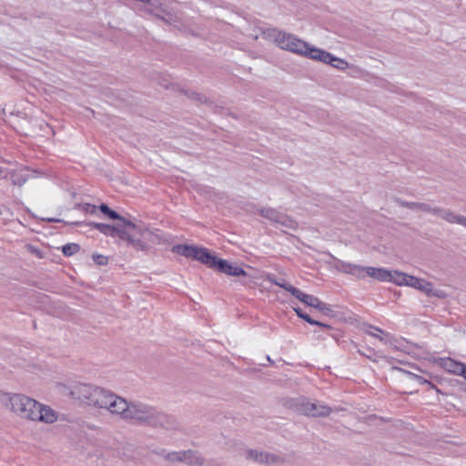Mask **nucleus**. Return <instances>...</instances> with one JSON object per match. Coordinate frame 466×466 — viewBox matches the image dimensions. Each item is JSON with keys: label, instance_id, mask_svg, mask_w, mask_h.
<instances>
[{"label": "nucleus", "instance_id": "1", "mask_svg": "<svg viewBox=\"0 0 466 466\" xmlns=\"http://www.w3.org/2000/svg\"><path fill=\"white\" fill-rule=\"evenodd\" d=\"M63 394L96 409H105L123 420L167 431L176 430L177 421L157 407L140 400H127L116 393L92 384L76 383L63 387Z\"/></svg>", "mask_w": 466, "mask_h": 466}, {"label": "nucleus", "instance_id": "2", "mask_svg": "<svg viewBox=\"0 0 466 466\" xmlns=\"http://www.w3.org/2000/svg\"><path fill=\"white\" fill-rule=\"evenodd\" d=\"M172 252L187 258L199 261L208 268L217 270L219 273L234 277H246L248 273L240 267L220 258L208 248L194 245L177 244L172 247Z\"/></svg>", "mask_w": 466, "mask_h": 466}, {"label": "nucleus", "instance_id": "3", "mask_svg": "<svg viewBox=\"0 0 466 466\" xmlns=\"http://www.w3.org/2000/svg\"><path fill=\"white\" fill-rule=\"evenodd\" d=\"M148 229L142 225L136 224L134 221H125L124 223H115L113 225L105 224L101 233L107 237H117L120 240L127 243L136 250L147 251L149 247L142 240Z\"/></svg>", "mask_w": 466, "mask_h": 466}, {"label": "nucleus", "instance_id": "4", "mask_svg": "<svg viewBox=\"0 0 466 466\" xmlns=\"http://www.w3.org/2000/svg\"><path fill=\"white\" fill-rule=\"evenodd\" d=\"M283 406L292 411L309 417H327L331 412V409L329 406L318 401H310V400L303 396L285 399Z\"/></svg>", "mask_w": 466, "mask_h": 466}, {"label": "nucleus", "instance_id": "5", "mask_svg": "<svg viewBox=\"0 0 466 466\" xmlns=\"http://www.w3.org/2000/svg\"><path fill=\"white\" fill-rule=\"evenodd\" d=\"M333 268L340 272L351 274L359 279L369 276L380 281H387L390 277V270L382 268L363 267L350 264L335 258Z\"/></svg>", "mask_w": 466, "mask_h": 466}, {"label": "nucleus", "instance_id": "6", "mask_svg": "<svg viewBox=\"0 0 466 466\" xmlns=\"http://www.w3.org/2000/svg\"><path fill=\"white\" fill-rule=\"evenodd\" d=\"M28 403L29 398L24 394L0 390V405L16 417L29 418Z\"/></svg>", "mask_w": 466, "mask_h": 466}, {"label": "nucleus", "instance_id": "7", "mask_svg": "<svg viewBox=\"0 0 466 466\" xmlns=\"http://www.w3.org/2000/svg\"><path fill=\"white\" fill-rule=\"evenodd\" d=\"M56 420L57 414L53 409L31 398V420L53 423Z\"/></svg>", "mask_w": 466, "mask_h": 466}, {"label": "nucleus", "instance_id": "8", "mask_svg": "<svg viewBox=\"0 0 466 466\" xmlns=\"http://www.w3.org/2000/svg\"><path fill=\"white\" fill-rule=\"evenodd\" d=\"M259 214L273 222L279 223L289 228H295L297 227L296 221L289 218L288 216L279 213L274 208H263L259 210Z\"/></svg>", "mask_w": 466, "mask_h": 466}, {"label": "nucleus", "instance_id": "9", "mask_svg": "<svg viewBox=\"0 0 466 466\" xmlns=\"http://www.w3.org/2000/svg\"><path fill=\"white\" fill-rule=\"evenodd\" d=\"M147 4L148 6L145 9L146 12L154 15L156 17L164 21L165 23L168 25H175L179 21V18L177 15H174L161 8L157 1L150 0V2Z\"/></svg>", "mask_w": 466, "mask_h": 466}, {"label": "nucleus", "instance_id": "10", "mask_svg": "<svg viewBox=\"0 0 466 466\" xmlns=\"http://www.w3.org/2000/svg\"><path fill=\"white\" fill-rule=\"evenodd\" d=\"M317 53L316 56H314V60L322 62L327 65H330L335 68L344 70L349 66V63L341 58H339L333 56L331 53L325 51L323 49L319 48V51H314Z\"/></svg>", "mask_w": 466, "mask_h": 466}, {"label": "nucleus", "instance_id": "11", "mask_svg": "<svg viewBox=\"0 0 466 466\" xmlns=\"http://www.w3.org/2000/svg\"><path fill=\"white\" fill-rule=\"evenodd\" d=\"M246 458L259 464H274L279 461V457L273 453L264 452L254 449L247 451Z\"/></svg>", "mask_w": 466, "mask_h": 466}, {"label": "nucleus", "instance_id": "12", "mask_svg": "<svg viewBox=\"0 0 466 466\" xmlns=\"http://www.w3.org/2000/svg\"><path fill=\"white\" fill-rule=\"evenodd\" d=\"M290 46L291 47H289V51L301 55L312 60H314V56L317 55V53H314V51H319L318 47L310 46L307 42L299 39L296 36H294V41L291 43Z\"/></svg>", "mask_w": 466, "mask_h": 466}, {"label": "nucleus", "instance_id": "13", "mask_svg": "<svg viewBox=\"0 0 466 466\" xmlns=\"http://www.w3.org/2000/svg\"><path fill=\"white\" fill-rule=\"evenodd\" d=\"M268 36L274 40L279 48L289 51L295 35L273 28L268 31Z\"/></svg>", "mask_w": 466, "mask_h": 466}, {"label": "nucleus", "instance_id": "14", "mask_svg": "<svg viewBox=\"0 0 466 466\" xmlns=\"http://www.w3.org/2000/svg\"><path fill=\"white\" fill-rule=\"evenodd\" d=\"M433 215H436L443 218L449 223H457L466 227V217L457 215L449 208H441L439 207H435V209L433 210Z\"/></svg>", "mask_w": 466, "mask_h": 466}, {"label": "nucleus", "instance_id": "15", "mask_svg": "<svg viewBox=\"0 0 466 466\" xmlns=\"http://www.w3.org/2000/svg\"><path fill=\"white\" fill-rule=\"evenodd\" d=\"M182 460L181 462L187 464L188 466H203L204 465V458L198 451L195 450H187L182 451Z\"/></svg>", "mask_w": 466, "mask_h": 466}, {"label": "nucleus", "instance_id": "16", "mask_svg": "<svg viewBox=\"0 0 466 466\" xmlns=\"http://www.w3.org/2000/svg\"><path fill=\"white\" fill-rule=\"evenodd\" d=\"M438 363L448 372L460 376L461 375V371L465 365L462 362L454 360L451 358H440L438 360Z\"/></svg>", "mask_w": 466, "mask_h": 466}, {"label": "nucleus", "instance_id": "17", "mask_svg": "<svg viewBox=\"0 0 466 466\" xmlns=\"http://www.w3.org/2000/svg\"><path fill=\"white\" fill-rule=\"evenodd\" d=\"M394 201L400 207L407 208L413 210H421L423 212L433 214L435 207H431L427 203L422 202H409L400 199V198H394Z\"/></svg>", "mask_w": 466, "mask_h": 466}, {"label": "nucleus", "instance_id": "18", "mask_svg": "<svg viewBox=\"0 0 466 466\" xmlns=\"http://www.w3.org/2000/svg\"><path fill=\"white\" fill-rule=\"evenodd\" d=\"M98 209L105 215L108 218L110 219H113V220H116L118 223H124L125 224V221H132L131 219L120 215L119 213H117L116 211L111 209L108 205L105 204V203H102L99 207H98Z\"/></svg>", "mask_w": 466, "mask_h": 466}, {"label": "nucleus", "instance_id": "19", "mask_svg": "<svg viewBox=\"0 0 466 466\" xmlns=\"http://www.w3.org/2000/svg\"><path fill=\"white\" fill-rule=\"evenodd\" d=\"M410 277V275H408L398 270H390V277L387 281L393 282L398 286H408Z\"/></svg>", "mask_w": 466, "mask_h": 466}, {"label": "nucleus", "instance_id": "20", "mask_svg": "<svg viewBox=\"0 0 466 466\" xmlns=\"http://www.w3.org/2000/svg\"><path fill=\"white\" fill-rule=\"evenodd\" d=\"M409 287H412L427 295V292L431 291V282H428L424 279L416 278L411 276L410 278V282L408 283Z\"/></svg>", "mask_w": 466, "mask_h": 466}, {"label": "nucleus", "instance_id": "21", "mask_svg": "<svg viewBox=\"0 0 466 466\" xmlns=\"http://www.w3.org/2000/svg\"><path fill=\"white\" fill-rule=\"evenodd\" d=\"M291 295L309 307H313L316 300L318 299L317 297H315L313 295L306 294L297 288H295L291 290Z\"/></svg>", "mask_w": 466, "mask_h": 466}, {"label": "nucleus", "instance_id": "22", "mask_svg": "<svg viewBox=\"0 0 466 466\" xmlns=\"http://www.w3.org/2000/svg\"><path fill=\"white\" fill-rule=\"evenodd\" d=\"M294 310L296 311L297 316L299 318H300L301 319L305 320L309 324L316 325V326L322 327V328L329 329H331V327L329 325H328V324H326L324 322H321L319 320H316V319H312L308 313H305L299 308L294 309Z\"/></svg>", "mask_w": 466, "mask_h": 466}, {"label": "nucleus", "instance_id": "23", "mask_svg": "<svg viewBox=\"0 0 466 466\" xmlns=\"http://www.w3.org/2000/svg\"><path fill=\"white\" fill-rule=\"evenodd\" d=\"M266 279L268 281L273 283L274 285L284 289L285 290L289 291V293H291V290L293 289H295V287H293L289 283H287L283 279H277V278L273 275H268Z\"/></svg>", "mask_w": 466, "mask_h": 466}, {"label": "nucleus", "instance_id": "24", "mask_svg": "<svg viewBox=\"0 0 466 466\" xmlns=\"http://www.w3.org/2000/svg\"><path fill=\"white\" fill-rule=\"evenodd\" d=\"M80 250V246L76 243H68L62 247V252L66 257H71Z\"/></svg>", "mask_w": 466, "mask_h": 466}, {"label": "nucleus", "instance_id": "25", "mask_svg": "<svg viewBox=\"0 0 466 466\" xmlns=\"http://www.w3.org/2000/svg\"><path fill=\"white\" fill-rule=\"evenodd\" d=\"M181 453H182V451L167 452L165 454L164 459L167 461H169L171 463L181 462V460H182Z\"/></svg>", "mask_w": 466, "mask_h": 466}, {"label": "nucleus", "instance_id": "26", "mask_svg": "<svg viewBox=\"0 0 466 466\" xmlns=\"http://www.w3.org/2000/svg\"><path fill=\"white\" fill-rule=\"evenodd\" d=\"M76 208L82 209L84 212L88 214H96L97 210V207L92 204H77L76 205Z\"/></svg>", "mask_w": 466, "mask_h": 466}, {"label": "nucleus", "instance_id": "27", "mask_svg": "<svg viewBox=\"0 0 466 466\" xmlns=\"http://www.w3.org/2000/svg\"><path fill=\"white\" fill-rule=\"evenodd\" d=\"M12 181L15 185H18V186H22L25 183L26 181V176L25 175H22L20 172L18 171H15L13 174H12Z\"/></svg>", "mask_w": 466, "mask_h": 466}, {"label": "nucleus", "instance_id": "28", "mask_svg": "<svg viewBox=\"0 0 466 466\" xmlns=\"http://www.w3.org/2000/svg\"><path fill=\"white\" fill-rule=\"evenodd\" d=\"M428 297H436L439 299H445L447 297V294L445 291L441 289H433L432 284L431 283V291L427 292Z\"/></svg>", "mask_w": 466, "mask_h": 466}, {"label": "nucleus", "instance_id": "29", "mask_svg": "<svg viewBox=\"0 0 466 466\" xmlns=\"http://www.w3.org/2000/svg\"><path fill=\"white\" fill-rule=\"evenodd\" d=\"M94 261L100 266L106 265L108 262V258L106 256L100 254H93Z\"/></svg>", "mask_w": 466, "mask_h": 466}, {"label": "nucleus", "instance_id": "30", "mask_svg": "<svg viewBox=\"0 0 466 466\" xmlns=\"http://www.w3.org/2000/svg\"><path fill=\"white\" fill-rule=\"evenodd\" d=\"M321 313L324 315V316H327V317H336V312L335 310L333 309V308L329 305V304H326V306L324 307L323 310L321 311Z\"/></svg>", "mask_w": 466, "mask_h": 466}, {"label": "nucleus", "instance_id": "31", "mask_svg": "<svg viewBox=\"0 0 466 466\" xmlns=\"http://www.w3.org/2000/svg\"><path fill=\"white\" fill-rule=\"evenodd\" d=\"M190 97L197 99V100L200 101L201 103H204L207 101V98L203 95H200V94H198L195 92L191 93Z\"/></svg>", "mask_w": 466, "mask_h": 466}, {"label": "nucleus", "instance_id": "32", "mask_svg": "<svg viewBox=\"0 0 466 466\" xmlns=\"http://www.w3.org/2000/svg\"><path fill=\"white\" fill-rule=\"evenodd\" d=\"M327 303H324L320 301L319 299L316 300L314 306L312 308L318 309L319 312H321L326 306Z\"/></svg>", "mask_w": 466, "mask_h": 466}, {"label": "nucleus", "instance_id": "33", "mask_svg": "<svg viewBox=\"0 0 466 466\" xmlns=\"http://www.w3.org/2000/svg\"><path fill=\"white\" fill-rule=\"evenodd\" d=\"M31 255H35L38 258H44V255L41 250L35 248V247L31 246Z\"/></svg>", "mask_w": 466, "mask_h": 466}, {"label": "nucleus", "instance_id": "34", "mask_svg": "<svg viewBox=\"0 0 466 466\" xmlns=\"http://www.w3.org/2000/svg\"><path fill=\"white\" fill-rule=\"evenodd\" d=\"M87 225L101 232V229L103 228L105 224L104 223H96V222H89Z\"/></svg>", "mask_w": 466, "mask_h": 466}, {"label": "nucleus", "instance_id": "35", "mask_svg": "<svg viewBox=\"0 0 466 466\" xmlns=\"http://www.w3.org/2000/svg\"><path fill=\"white\" fill-rule=\"evenodd\" d=\"M417 380L420 381V383H427V384H431V382L420 376H416Z\"/></svg>", "mask_w": 466, "mask_h": 466}, {"label": "nucleus", "instance_id": "36", "mask_svg": "<svg viewBox=\"0 0 466 466\" xmlns=\"http://www.w3.org/2000/svg\"><path fill=\"white\" fill-rule=\"evenodd\" d=\"M160 84H161L163 86H165L166 88H167V87H168V86H169V82H168V80H167V79H166V78H165V79H163V82H161Z\"/></svg>", "mask_w": 466, "mask_h": 466}, {"label": "nucleus", "instance_id": "37", "mask_svg": "<svg viewBox=\"0 0 466 466\" xmlns=\"http://www.w3.org/2000/svg\"><path fill=\"white\" fill-rule=\"evenodd\" d=\"M154 452H155L156 454H157V455H163V456H165V454H166V453H165V450L155 451Z\"/></svg>", "mask_w": 466, "mask_h": 466}, {"label": "nucleus", "instance_id": "38", "mask_svg": "<svg viewBox=\"0 0 466 466\" xmlns=\"http://www.w3.org/2000/svg\"><path fill=\"white\" fill-rule=\"evenodd\" d=\"M461 376L463 377L465 379V380H466V366L465 365L463 367V370L461 371Z\"/></svg>", "mask_w": 466, "mask_h": 466}, {"label": "nucleus", "instance_id": "39", "mask_svg": "<svg viewBox=\"0 0 466 466\" xmlns=\"http://www.w3.org/2000/svg\"><path fill=\"white\" fill-rule=\"evenodd\" d=\"M155 238H157V239L159 240V238H158V236H157V235H156V234H152V238H150L149 240H150L151 242H156Z\"/></svg>", "mask_w": 466, "mask_h": 466}, {"label": "nucleus", "instance_id": "40", "mask_svg": "<svg viewBox=\"0 0 466 466\" xmlns=\"http://www.w3.org/2000/svg\"><path fill=\"white\" fill-rule=\"evenodd\" d=\"M370 336H373V337H376L378 339H380V340H382V338L380 337L379 335H377V333H372V332H368Z\"/></svg>", "mask_w": 466, "mask_h": 466}, {"label": "nucleus", "instance_id": "41", "mask_svg": "<svg viewBox=\"0 0 466 466\" xmlns=\"http://www.w3.org/2000/svg\"><path fill=\"white\" fill-rule=\"evenodd\" d=\"M82 224H83V222H78V221L72 223V225H75V226H80Z\"/></svg>", "mask_w": 466, "mask_h": 466}, {"label": "nucleus", "instance_id": "42", "mask_svg": "<svg viewBox=\"0 0 466 466\" xmlns=\"http://www.w3.org/2000/svg\"><path fill=\"white\" fill-rule=\"evenodd\" d=\"M34 173H38L36 170L31 168V178L33 177Z\"/></svg>", "mask_w": 466, "mask_h": 466}, {"label": "nucleus", "instance_id": "43", "mask_svg": "<svg viewBox=\"0 0 466 466\" xmlns=\"http://www.w3.org/2000/svg\"><path fill=\"white\" fill-rule=\"evenodd\" d=\"M374 329H375L377 331L380 332V333H382V332H383V331H382L380 329H379V328H374Z\"/></svg>", "mask_w": 466, "mask_h": 466}, {"label": "nucleus", "instance_id": "44", "mask_svg": "<svg viewBox=\"0 0 466 466\" xmlns=\"http://www.w3.org/2000/svg\"><path fill=\"white\" fill-rule=\"evenodd\" d=\"M267 360H268V362H270V363L272 362V360H271V359H270V357H269V356H268V357H267Z\"/></svg>", "mask_w": 466, "mask_h": 466}, {"label": "nucleus", "instance_id": "45", "mask_svg": "<svg viewBox=\"0 0 466 466\" xmlns=\"http://www.w3.org/2000/svg\"><path fill=\"white\" fill-rule=\"evenodd\" d=\"M48 221H59L58 219L49 218Z\"/></svg>", "mask_w": 466, "mask_h": 466}]
</instances>
